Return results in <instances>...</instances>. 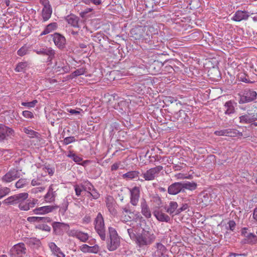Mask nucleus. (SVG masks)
Returning a JSON list of instances; mask_svg holds the SVG:
<instances>
[{"label": "nucleus", "mask_w": 257, "mask_h": 257, "mask_svg": "<svg viewBox=\"0 0 257 257\" xmlns=\"http://www.w3.org/2000/svg\"><path fill=\"white\" fill-rule=\"evenodd\" d=\"M48 246L53 255L57 257H65V254L54 242L49 243Z\"/></svg>", "instance_id": "nucleus-21"}, {"label": "nucleus", "mask_w": 257, "mask_h": 257, "mask_svg": "<svg viewBox=\"0 0 257 257\" xmlns=\"http://www.w3.org/2000/svg\"><path fill=\"white\" fill-rule=\"evenodd\" d=\"M28 221L31 222H40L41 220V217H29L27 218Z\"/></svg>", "instance_id": "nucleus-61"}, {"label": "nucleus", "mask_w": 257, "mask_h": 257, "mask_svg": "<svg viewBox=\"0 0 257 257\" xmlns=\"http://www.w3.org/2000/svg\"><path fill=\"white\" fill-rule=\"evenodd\" d=\"M165 210L170 215L175 213L178 207V204L175 201H170L168 204L163 206Z\"/></svg>", "instance_id": "nucleus-26"}, {"label": "nucleus", "mask_w": 257, "mask_h": 257, "mask_svg": "<svg viewBox=\"0 0 257 257\" xmlns=\"http://www.w3.org/2000/svg\"><path fill=\"white\" fill-rule=\"evenodd\" d=\"M28 197V193H21L8 197L3 201V203L6 205H15L19 204L22 200H27Z\"/></svg>", "instance_id": "nucleus-3"}, {"label": "nucleus", "mask_w": 257, "mask_h": 257, "mask_svg": "<svg viewBox=\"0 0 257 257\" xmlns=\"http://www.w3.org/2000/svg\"><path fill=\"white\" fill-rule=\"evenodd\" d=\"M38 103L37 100H34L31 102H22L21 104L27 108H33Z\"/></svg>", "instance_id": "nucleus-47"}, {"label": "nucleus", "mask_w": 257, "mask_h": 257, "mask_svg": "<svg viewBox=\"0 0 257 257\" xmlns=\"http://www.w3.org/2000/svg\"><path fill=\"white\" fill-rule=\"evenodd\" d=\"M174 124L170 119L165 118V120L162 118V131H168L173 128Z\"/></svg>", "instance_id": "nucleus-32"}, {"label": "nucleus", "mask_w": 257, "mask_h": 257, "mask_svg": "<svg viewBox=\"0 0 257 257\" xmlns=\"http://www.w3.org/2000/svg\"><path fill=\"white\" fill-rule=\"evenodd\" d=\"M141 212L142 214L146 218H150L151 216V211L148 206L146 200L142 199L141 202Z\"/></svg>", "instance_id": "nucleus-28"}, {"label": "nucleus", "mask_w": 257, "mask_h": 257, "mask_svg": "<svg viewBox=\"0 0 257 257\" xmlns=\"http://www.w3.org/2000/svg\"><path fill=\"white\" fill-rule=\"evenodd\" d=\"M243 242L249 244H254L257 243V236L252 233H249L245 236Z\"/></svg>", "instance_id": "nucleus-30"}, {"label": "nucleus", "mask_w": 257, "mask_h": 257, "mask_svg": "<svg viewBox=\"0 0 257 257\" xmlns=\"http://www.w3.org/2000/svg\"><path fill=\"white\" fill-rule=\"evenodd\" d=\"M10 189L7 187L0 188V199L10 193Z\"/></svg>", "instance_id": "nucleus-45"}, {"label": "nucleus", "mask_w": 257, "mask_h": 257, "mask_svg": "<svg viewBox=\"0 0 257 257\" xmlns=\"http://www.w3.org/2000/svg\"><path fill=\"white\" fill-rule=\"evenodd\" d=\"M28 66V64L26 62H21L19 63L16 66L15 68V70L17 72H23L24 71L27 67Z\"/></svg>", "instance_id": "nucleus-41"}, {"label": "nucleus", "mask_w": 257, "mask_h": 257, "mask_svg": "<svg viewBox=\"0 0 257 257\" xmlns=\"http://www.w3.org/2000/svg\"><path fill=\"white\" fill-rule=\"evenodd\" d=\"M173 78L172 75L162 76V83L168 84L172 82Z\"/></svg>", "instance_id": "nucleus-48"}, {"label": "nucleus", "mask_w": 257, "mask_h": 257, "mask_svg": "<svg viewBox=\"0 0 257 257\" xmlns=\"http://www.w3.org/2000/svg\"><path fill=\"white\" fill-rule=\"evenodd\" d=\"M170 220V217L168 215L162 213V221L168 222Z\"/></svg>", "instance_id": "nucleus-63"}, {"label": "nucleus", "mask_w": 257, "mask_h": 257, "mask_svg": "<svg viewBox=\"0 0 257 257\" xmlns=\"http://www.w3.org/2000/svg\"><path fill=\"white\" fill-rule=\"evenodd\" d=\"M257 97V93L252 89H245L240 96L239 104L248 103L254 101Z\"/></svg>", "instance_id": "nucleus-5"}, {"label": "nucleus", "mask_w": 257, "mask_h": 257, "mask_svg": "<svg viewBox=\"0 0 257 257\" xmlns=\"http://www.w3.org/2000/svg\"><path fill=\"white\" fill-rule=\"evenodd\" d=\"M173 71V68L171 65H168L167 62L162 64V76L171 75Z\"/></svg>", "instance_id": "nucleus-31"}, {"label": "nucleus", "mask_w": 257, "mask_h": 257, "mask_svg": "<svg viewBox=\"0 0 257 257\" xmlns=\"http://www.w3.org/2000/svg\"><path fill=\"white\" fill-rule=\"evenodd\" d=\"M110 243L107 244V248L110 251L115 250L119 245L120 239L116 231L112 227L108 228Z\"/></svg>", "instance_id": "nucleus-4"}, {"label": "nucleus", "mask_w": 257, "mask_h": 257, "mask_svg": "<svg viewBox=\"0 0 257 257\" xmlns=\"http://www.w3.org/2000/svg\"><path fill=\"white\" fill-rule=\"evenodd\" d=\"M161 171V167L157 166L147 170L146 172L143 173L141 176L144 178L145 180L151 181L158 176Z\"/></svg>", "instance_id": "nucleus-7"}, {"label": "nucleus", "mask_w": 257, "mask_h": 257, "mask_svg": "<svg viewBox=\"0 0 257 257\" xmlns=\"http://www.w3.org/2000/svg\"><path fill=\"white\" fill-rule=\"evenodd\" d=\"M52 227L56 234H61L62 233L63 229L66 227H68L69 225L64 223L54 222L52 224Z\"/></svg>", "instance_id": "nucleus-27"}, {"label": "nucleus", "mask_w": 257, "mask_h": 257, "mask_svg": "<svg viewBox=\"0 0 257 257\" xmlns=\"http://www.w3.org/2000/svg\"><path fill=\"white\" fill-rule=\"evenodd\" d=\"M28 183V182L25 179H19L15 184V186L17 188H22L24 187Z\"/></svg>", "instance_id": "nucleus-44"}, {"label": "nucleus", "mask_w": 257, "mask_h": 257, "mask_svg": "<svg viewBox=\"0 0 257 257\" xmlns=\"http://www.w3.org/2000/svg\"><path fill=\"white\" fill-rule=\"evenodd\" d=\"M26 248L23 243H19L15 245L10 250L11 257H23L26 253Z\"/></svg>", "instance_id": "nucleus-6"}, {"label": "nucleus", "mask_w": 257, "mask_h": 257, "mask_svg": "<svg viewBox=\"0 0 257 257\" xmlns=\"http://www.w3.org/2000/svg\"><path fill=\"white\" fill-rule=\"evenodd\" d=\"M25 200H22L18 204V207L21 210L28 211L31 208H33L38 203V200L36 199L28 200L25 202Z\"/></svg>", "instance_id": "nucleus-12"}, {"label": "nucleus", "mask_w": 257, "mask_h": 257, "mask_svg": "<svg viewBox=\"0 0 257 257\" xmlns=\"http://www.w3.org/2000/svg\"><path fill=\"white\" fill-rule=\"evenodd\" d=\"M168 192L171 195H176L180 192H182V188L180 182H175L168 188Z\"/></svg>", "instance_id": "nucleus-20"}, {"label": "nucleus", "mask_w": 257, "mask_h": 257, "mask_svg": "<svg viewBox=\"0 0 257 257\" xmlns=\"http://www.w3.org/2000/svg\"><path fill=\"white\" fill-rule=\"evenodd\" d=\"M85 72V69L84 68H81L74 71L72 73V75L73 76H77L84 74Z\"/></svg>", "instance_id": "nucleus-52"}, {"label": "nucleus", "mask_w": 257, "mask_h": 257, "mask_svg": "<svg viewBox=\"0 0 257 257\" xmlns=\"http://www.w3.org/2000/svg\"><path fill=\"white\" fill-rule=\"evenodd\" d=\"M188 207H189V205L187 204H186V203L183 204L180 208H178L176 210L175 214H179L181 212L186 210L188 208Z\"/></svg>", "instance_id": "nucleus-59"}, {"label": "nucleus", "mask_w": 257, "mask_h": 257, "mask_svg": "<svg viewBox=\"0 0 257 257\" xmlns=\"http://www.w3.org/2000/svg\"><path fill=\"white\" fill-rule=\"evenodd\" d=\"M127 233L131 238H136V235L132 228H128L127 230Z\"/></svg>", "instance_id": "nucleus-64"}, {"label": "nucleus", "mask_w": 257, "mask_h": 257, "mask_svg": "<svg viewBox=\"0 0 257 257\" xmlns=\"http://www.w3.org/2000/svg\"><path fill=\"white\" fill-rule=\"evenodd\" d=\"M70 69V66L66 61L59 60L56 62L54 70L58 74L68 73Z\"/></svg>", "instance_id": "nucleus-10"}, {"label": "nucleus", "mask_w": 257, "mask_h": 257, "mask_svg": "<svg viewBox=\"0 0 257 257\" xmlns=\"http://www.w3.org/2000/svg\"><path fill=\"white\" fill-rule=\"evenodd\" d=\"M106 207L109 212L113 215L116 214L117 211L115 208V203L111 200H108L106 202Z\"/></svg>", "instance_id": "nucleus-35"}, {"label": "nucleus", "mask_w": 257, "mask_h": 257, "mask_svg": "<svg viewBox=\"0 0 257 257\" xmlns=\"http://www.w3.org/2000/svg\"><path fill=\"white\" fill-rule=\"evenodd\" d=\"M82 187L84 190L87 191L88 193L94 188L92 184L88 181H84L83 184H82Z\"/></svg>", "instance_id": "nucleus-40"}, {"label": "nucleus", "mask_w": 257, "mask_h": 257, "mask_svg": "<svg viewBox=\"0 0 257 257\" xmlns=\"http://www.w3.org/2000/svg\"><path fill=\"white\" fill-rule=\"evenodd\" d=\"M40 3L44 6V8L51 7L48 0H40Z\"/></svg>", "instance_id": "nucleus-62"}, {"label": "nucleus", "mask_w": 257, "mask_h": 257, "mask_svg": "<svg viewBox=\"0 0 257 257\" xmlns=\"http://www.w3.org/2000/svg\"><path fill=\"white\" fill-rule=\"evenodd\" d=\"M142 218L141 214L139 212H136L135 214H121L120 219L124 222L130 221L132 219H136V220H141Z\"/></svg>", "instance_id": "nucleus-22"}, {"label": "nucleus", "mask_w": 257, "mask_h": 257, "mask_svg": "<svg viewBox=\"0 0 257 257\" xmlns=\"http://www.w3.org/2000/svg\"><path fill=\"white\" fill-rule=\"evenodd\" d=\"M182 188V192H185L186 190L190 191L195 190L197 187V184L194 182L182 181L181 182Z\"/></svg>", "instance_id": "nucleus-24"}, {"label": "nucleus", "mask_w": 257, "mask_h": 257, "mask_svg": "<svg viewBox=\"0 0 257 257\" xmlns=\"http://www.w3.org/2000/svg\"><path fill=\"white\" fill-rule=\"evenodd\" d=\"M42 169L46 174L48 173L50 176L53 175L54 174V169L51 168H49L48 166H43Z\"/></svg>", "instance_id": "nucleus-55"}, {"label": "nucleus", "mask_w": 257, "mask_h": 257, "mask_svg": "<svg viewBox=\"0 0 257 257\" xmlns=\"http://www.w3.org/2000/svg\"><path fill=\"white\" fill-rule=\"evenodd\" d=\"M175 99L173 97L171 96H162V101L164 103L165 105L162 106V107H164L165 105L166 106H169L170 104H172Z\"/></svg>", "instance_id": "nucleus-38"}, {"label": "nucleus", "mask_w": 257, "mask_h": 257, "mask_svg": "<svg viewBox=\"0 0 257 257\" xmlns=\"http://www.w3.org/2000/svg\"><path fill=\"white\" fill-rule=\"evenodd\" d=\"M121 214H135V212H132L130 209L129 205H125L122 207L121 209Z\"/></svg>", "instance_id": "nucleus-49"}, {"label": "nucleus", "mask_w": 257, "mask_h": 257, "mask_svg": "<svg viewBox=\"0 0 257 257\" xmlns=\"http://www.w3.org/2000/svg\"><path fill=\"white\" fill-rule=\"evenodd\" d=\"M95 229L101 239L104 240L106 238L105 228L103 218L100 213H98L94 220Z\"/></svg>", "instance_id": "nucleus-1"}, {"label": "nucleus", "mask_w": 257, "mask_h": 257, "mask_svg": "<svg viewBox=\"0 0 257 257\" xmlns=\"http://www.w3.org/2000/svg\"><path fill=\"white\" fill-rule=\"evenodd\" d=\"M35 52L39 55L48 56L50 61L53 59L55 55V51L51 48H42L39 50H35Z\"/></svg>", "instance_id": "nucleus-19"}, {"label": "nucleus", "mask_w": 257, "mask_h": 257, "mask_svg": "<svg viewBox=\"0 0 257 257\" xmlns=\"http://www.w3.org/2000/svg\"><path fill=\"white\" fill-rule=\"evenodd\" d=\"M239 119L241 123H251L256 120L254 112H252L251 110H247V113L240 116Z\"/></svg>", "instance_id": "nucleus-15"}, {"label": "nucleus", "mask_w": 257, "mask_h": 257, "mask_svg": "<svg viewBox=\"0 0 257 257\" xmlns=\"http://www.w3.org/2000/svg\"><path fill=\"white\" fill-rule=\"evenodd\" d=\"M69 236L75 237L82 242H86L89 238L87 233L82 232L77 229H71L67 232Z\"/></svg>", "instance_id": "nucleus-11"}, {"label": "nucleus", "mask_w": 257, "mask_h": 257, "mask_svg": "<svg viewBox=\"0 0 257 257\" xmlns=\"http://www.w3.org/2000/svg\"><path fill=\"white\" fill-rule=\"evenodd\" d=\"M68 206V201L67 198H65L63 200V202L61 205L60 208V212L62 214H64L66 211L67 210Z\"/></svg>", "instance_id": "nucleus-42"}, {"label": "nucleus", "mask_w": 257, "mask_h": 257, "mask_svg": "<svg viewBox=\"0 0 257 257\" xmlns=\"http://www.w3.org/2000/svg\"><path fill=\"white\" fill-rule=\"evenodd\" d=\"M250 16H251L250 13L247 11L238 10L235 13L231 19L235 22L246 21Z\"/></svg>", "instance_id": "nucleus-13"}, {"label": "nucleus", "mask_w": 257, "mask_h": 257, "mask_svg": "<svg viewBox=\"0 0 257 257\" xmlns=\"http://www.w3.org/2000/svg\"><path fill=\"white\" fill-rule=\"evenodd\" d=\"M239 79L241 81H242L243 82L246 83H251L253 82L250 81L249 78L248 76L246 75L245 74H243L242 75H240L239 76Z\"/></svg>", "instance_id": "nucleus-51"}, {"label": "nucleus", "mask_w": 257, "mask_h": 257, "mask_svg": "<svg viewBox=\"0 0 257 257\" xmlns=\"http://www.w3.org/2000/svg\"><path fill=\"white\" fill-rule=\"evenodd\" d=\"M67 157L71 158L73 160V161L76 162V163H79L81 161H82V158L78 156L77 155L71 152H69L68 154L67 155Z\"/></svg>", "instance_id": "nucleus-39"}, {"label": "nucleus", "mask_w": 257, "mask_h": 257, "mask_svg": "<svg viewBox=\"0 0 257 257\" xmlns=\"http://www.w3.org/2000/svg\"><path fill=\"white\" fill-rule=\"evenodd\" d=\"M23 131L25 133L28 135L30 138H34L37 137L38 133L29 128H24Z\"/></svg>", "instance_id": "nucleus-43"}, {"label": "nucleus", "mask_w": 257, "mask_h": 257, "mask_svg": "<svg viewBox=\"0 0 257 257\" xmlns=\"http://www.w3.org/2000/svg\"><path fill=\"white\" fill-rule=\"evenodd\" d=\"M80 250L83 252L96 253L99 250V247L98 245L90 246L88 244H84L80 246Z\"/></svg>", "instance_id": "nucleus-25"}, {"label": "nucleus", "mask_w": 257, "mask_h": 257, "mask_svg": "<svg viewBox=\"0 0 257 257\" xmlns=\"http://www.w3.org/2000/svg\"><path fill=\"white\" fill-rule=\"evenodd\" d=\"M82 2L86 5H90L91 3L95 5H99L101 4V0H82Z\"/></svg>", "instance_id": "nucleus-50"}, {"label": "nucleus", "mask_w": 257, "mask_h": 257, "mask_svg": "<svg viewBox=\"0 0 257 257\" xmlns=\"http://www.w3.org/2000/svg\"><path fill=\"white\" fill-rule=\"evenodd\" d=\"M131 197L130 202L133 206H137L140 198V188L138 187H134L130 190Z\"/></svg>", "instance_id": "nucleus-14"}, {"label": "nucleus", "mask_w": 257, "mask_h": 257, "mask_svg": "<svg viewBox=\"0 0 257 257\" xmlns=\"http://www.w3.org/2000/svg\"><path fill=\"white\" fill-rule=\"evenodd\" d=\"M14 135L15 132L12 128L0 123V142L7 140L8 137Z\"/></svg>", "instance_id": "nucleus-9"}, {"label": "nucleus", "mask_w": 257, "mask_h": 257, "mask_svg": "<svg viewBox=\"0 0 257 257\" xmlns=\"http://www.w3.org/2000/svg\"><path fill=\"white\" fill-rule=\"evenodd\" d=\"M236 105V103L232 101L231 100L226 102L224 105V107L226 108L225 110V114L227 115H230L235 112V107Z\"/></svg>", "instance_id": "nucleus-23"}, {"label": "nucleus", "mask_w": 257, "mask_h": 257, "mask_svg": "<svg viewBox=\"0 0 257 257\" xmlns=\"http://www.w3.org/2000/svg\"><path fill=\"white\" fill-rule=\"evenodd\" d=\"M52 10L51 7L43 8L42 10V17L44 21L50 19L51 16Z\"/></svg>", "instance_id": "nucleus-34"}, {"label": "nucleus", "mask_w": 257, "mask_h": 257, "mask_svg": "<svg viewBox=\"0 0 257 257\" xmlns=\"http://www.w3.org/2000/svg\"><path fill=\"white\" fill-rule=\"evenodd\" d=\"M57 24L56 23H52L47 26L44 30L41 33V35H45L49 34L55 30L57 28Z\"/></svg>", "instance_id": "nucleus-33"}, {"label": "nucleus", "mask_w": 257, "mask_h": 257, "mask_svg": "<svg viewBox=\"0 0 257 257\" xmlns=\"http://www.w3.org/2000/svg\"><path fill=\"white\" fill-rule=\"evenodd\" d=\"M88 193L94 199H96L99 197V194L94 188L91 191L89 192Z\"/></svg>", "instance_id": "nucleus-58"}, {"label": "nucleus", "mask_w": 257, "mask_h": 257, "mask_svg": "<svg viewBox=\"0 0 257 257\" xmlns=\"http://www.w3.org/2000/svg\"><path fill=\"white\" fill-rule=\"evenodd\" d=\"M23 116L27 118H32L34 117L33 113L28 110H24L22 112Z\"/></svg>", "instance_id": "nucleus-56"}, {"label": "nucleus", "mask_w": 257, "mask_h": 257, "mask_svg": "<svg viewBox=\"0 0 257 257\" xmlns=\"http://www.w3.org/2000/svg\"><path fill=\"white\" fill-rule=\"evenodd\" d=\"M58 207L57 206H44L34 209L33 210V212L35 214H45L51 212L54 209L57 208Z\"/></svg>", "instance_id": "nucleus-17"}, {"label": "nucleus", "mask_w": 257, "mask_h": 257, "mask_svg": "<svg viewBox=\"0 0 257 257\" xmlns=\"http://www.w3.org/2000/svg\"><path fill=\"white\" fill-rule=\"evenodd\" d=\"M53 41L55 45L59 49L64 48L66 44L65 37L58 33H55L52 35Z\"/></svg>", "instance_id": "nucleus-16"}, {"label": "nucleus", "mask_w": 257, "mask_h": 257, "mask_svg": "<svg viewBox=\"0 0 257 257\" xmlns=\"http://www.w3.org/2000/svg\"><path fill=\"white\" fill-rule=\"evenodd\" d=\"M74 142H75V139L74 137H66L63 140V144L66 145Z\"/></svg>", "instance_id": "nucleus-57"}, {"label": "nucleus", "mask_w": 257, "mask_h": 257, "mask_svg": "<svg viewBox=\"0 0 257 257\" xmlns=\"http://www.w3.org/2000/svg\"><path fill=\"white\" fill-rule=\"evenodd\" d=\"M54 185H51L49 187L47 194L44 196V199L47 203H52L55 201L56 193L54 190Z\"/></svg>", "instance_id": "nucleus-18"}, {"label": "nucleus", "mask_w": 257, "mask_h": 257, "mask_svg": "<svg viewBox=\"0 0 257 257\" xmlns=\"http://www.w3.org/2000/svg\"><path fill=\"white\" fill-rule=\"evenodd\" d=\"M139 172L137 171H130L122 175L124 179H133L137 178L139 176Z\"/></svg>", "instance_id": "nucleus-36"}, {"label": "nucleus", "mask_w": 257, "mask_h": 257, "mask_svg": "<svg viewBox=\"0 0 257 257\" xmlns=\"http://www.w3.org/2000/svg\"><path fill=\"white\" fill-rule=\"evenodd\" d=\"M153 240V237L151 234L144 229L141 233L138 234L136 236V242L140 247L150 244Z\"/></svg>", "instance_id": "nucleus-2"}, {"label": "nucleus", "mask_w": 257, "mask_h": 257, "mask_svg": "<svg viewBox=\"0 0 257 257\" xmlns=\"http://www.w3.org/2000/svg\"><path fill=\"white\" fill-rule=\"evenodd\" d=\"M74 189L76 195L77 196H79L81 195V193L82 191L83 188L82 187V184L81 185H76L74 186Z\"/></svg>", "instance_id": "nucleus-60"}, {"label": "nucleus", "mask_w": 257, "mask_h": 257, "mask_svg": "<svg viewBox=\"0 0 257 257\" xmlns=\"http://www.w3.org/2000/svg\"><path fill=\"white\" fill-rule=\"evenodd\" d=\"M20 177V173L18 170L13 169L10 170L2 178L3 182L10 183L19 178Z\"/></svg>", "instance_id": "nucleus-8"}, {"label": "nucleus", "mask_w": 257, "mask_h": 257, "mask_svg": "<svg viewBox=\"0 0 257 257\" xmlns=\"http://www.w3.org/2000/svg\"><path fill=\"white\" fill-rule=\"evenodd\" d=\"M79 18L74 15H70L65 18V20L68 24L74 27H78Z\"/></svg>", "instance_id": "nucleus-29"}, {"label": "nucleus", "mask_w": 257, "mask_h": 257, "mask_svg": "<svg viewBox=\"0 0 257 257\" xmlns=\"http://www.w3.org/2000/svg\"><path fill=\"white\" fill-rule=\"evenodd\" d=\"M228 226H226V229H229L231 231H233L235 229L236 223L235 221L233 220H229L228 222L227 223Z\"/></svg>", "instance_id": "nucleus-54"}, {"label": "nucleus", "mask_w": 257, "mask_h": 257, "mask_svg": "<svg viewBox=\"0 0 257 257\" xmlns=\"http://www.w3.org/2000/svg\"><path fill=\"white\" fill-rule=\"evenodd\" d=\"M29 48L25 45L21 47L17 52L18 55L20 56H23L27 54L29 52Z\"/></svg>", "instance_id": "nucleus-46"}, {"label": "nucleus", "mask_w": 257, "mask_h": 257, "mask_svg": "<svg viewBox=\"0 0 257 257\" xmlns=\"http://www.w3.org/2000/svg\"><path fill=\"white\" fill-rule=\"evenodd\" d=\"M228 133V129L216 131L214 132V134L218 136H227Z\"/></svg>", "instance_id": "nucleus-53"}, {"label": "nucleus", "mask_w": 257, "mask_h": 257, "mask_svg": "<svg viewBox=\"0 0 257 257\" xmlns=\"http://www.w3.org/2000/svg\"><path fill=\"white\" fill-rule=\"evenodd\" d=\"M228 133H227V137H241L242 134L236 129L228 128Z\"/></svg>", "instance_id": "nucleus-37"}]
</instances>
